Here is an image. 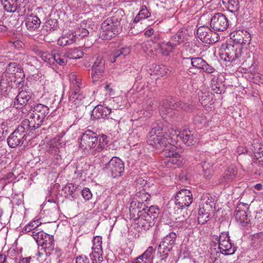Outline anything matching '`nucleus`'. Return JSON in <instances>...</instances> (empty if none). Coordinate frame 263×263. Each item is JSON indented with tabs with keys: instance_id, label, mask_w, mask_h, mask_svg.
<instances>
[{
	"instance_id": "22",
	"label": "nucleus",
	"mask_w": 263,
	"mask_h": 263,
	"mask_svg": "<svg viewBox=\"0 0 263 263\" xmlns=\"http://www.w3.org/2000/svg\"><path fill=\"white\" fill-rule=\"evenodd\" d=\"M154 218L155 216L152 217V215H150L149 213L147 214L146 212L144 214H141V216L136 220L138 227L144 230H147L154 224Z\"/></svg>"
},
{
	"instance_id": "3",
	"label": "nucleus",
	"mask_w": 263,
	"mask_h": 263,
	"mask_svg": "<svg viewBox=\"0 0 263 263\" xmlns=\"http://www.w3.org/2000/svg\"><path fill=\"white\" fill-rule=\"evenodd\" d=\"M68 78L70 83L68 100L71 106L77 108L87 104L88 101L86 96L81 90V77L72 72L68 74Z\"/></svg>"
},
{
	"instance_id": "7",
	"label": "nucleus",
	"mask_w": 263,
	"mask_h": 263,
	"mask_svg": "<svg viewBox=\"0 0 263 263\" xmlns=\"http://www.w3.org/2000/svg\"><path fill=\"white\" fill-rule=\"evenodd\" d=\"M213 240L218 244L220 252L224 255L233 254L236 250V247L230 240L228 232H223L219 236L214 235Z\"/></svg>"
},
{
	"instance_id": "2",
	"label": "nucleus",
	"mask_w": 263,
	"mask_h": 263,
	"mask_svg": "<svg viewBox=\"0 0 263 263\" xmlns=\"http://www.w3.org/2000/svg\"><path fill=\"white\" fill-rule=\"evenodd\" d=\"M196 108L192 102L185 103L173 98L163 100L160 107V113L163 118L171 119L173 121H179L181 117L178 115V109L193 111Z\"/></svg>"
},
{
	"instance_id": "61",
	"label": "nucleus",
	"mask_w": 263,
	"mask_h": 263,
	"mask_svg": "<svg viewBox=\"0 0 263 263\" xmlns=\"http://www.w3.org/2000/svg\"><path fill=\"white\" fill-rule=\"evenodd\" d=\"M31 224L33 227V228L35 230H41V229H39L38 227L41 225L42 222L40 219H38L32 221H31Z\"/></svg>"
},
{
	"instance_id": "60",
	"label": "nucleus",
	"mask_w": 263,
	"mask_h": 263,
	"mask_svg": "<svg viewBox=\"0 0 263 263\" xmlns=\"http://www.w3.org/2000/svg\"><path fill=\"white\" fill-rule=\"evenodd\" d=\"M23 231L26 233H31V234H32L33 232L34 231V229L33 228L31 222L24 227Z\"/></svg>"
},
{
	"instance_id": "4",
	"label": "nucleus",
	"mask_w": 263,
	"mask_h": 263,
	"mask_svg": "<svg viewBox=\"0 0 263 263\" xmlns=\"http://www.w3.org/2000/svg\"><path fill=\"white\" fill-rule=\"evenodd\" d=\"M185 39V33L182 30L179 31L171 36L169 41L159 42L155 48V51L163 55L168 56L183 44Z\"/></svg>"
},
{
	"instance_id": "13",
	"label": "nucleus",
	"mask_w": 263,
	"mask_h": 263,
	"mask_svg": "<svg viewBox=\"0 0 263 263\" xmlns=\"http://www.w3.org/2000/svg\"><path fill=\"white\" fill-rule=\"evenodd\" d=\"M197 35L203 42L212 44L218 41V34L207 26H200L197 30Z\"/></svg>"
},
{
	"instance_id": "24",
	"label": "nucleus",
	"mask_w": 263,
	"mask_h": 263,
	"mask_svg": "<svg viewBox=\"0 0 263 263\" xmlns=\"http://www.w3.org/2000/svg\"><path fill=\"white\" fill-rule=\"evenodd\" d=\"M25 25L29 31H34L40 27L41 21L37 16L31 14L26 18Z\"/></svg>"
},
{
	"instance_id": "52",
	"label": "nucleus",
	"mask_w": 263,
	"mask_h": 263,
	"mask_svg": "<svg viewBox=\"0 0 263 263\" xmlns=\"http://www.w3.org/2000/svg\"><path fill=\"white\" fill-rule=\"evenodd\" d=\"M130 50L129 47H126L121 48L120 49L116 50V59L123 55L125 57L130 53Z\"/></svg>"
},
{
	"instance_id": "28",
	"label": "nucleus",
	"mask_w": 263,
	"mask_h": 263,
	"mask_svg": "<svg viewBox=\"0 0 263 263\" xmlns=\"http://www.w3.org/2000/svg\"><path fill=\"white\" fill-rule=\"evenodd\" d=\"M251 149L257 159L261 158L263 156V145L257 140H254L251 144Z\"/></svg>"
},
{
	"instance_id": "26",
	"label": "nucleus",
	"mask_w": 263,
	"mask_h": 263,
	"mask_svg": "<svg viewBox=\"0 0 263 263\" xmlns=\"http://www.w3.org/2000/svg\"><path fill=\"white\" fill-rule=\"evenodd\" d=\"M149 195L147 194L144 191H140L134 196L133 198L142 204L143 205V210H145V206L148 204L147 201L149 199Z\"/></svg>"
},
{
	"instance_id": "32",
	"label": "nucleus",
	"mask_w": 263,
	"mask_h": 263,
	"mask_svg": "<svg viewBox=\"0 0 263 263\" xmlns=\"http://www.w3.org/2000/svg\"><path fill=\"white\" fill-rule=\"evenodd\" d=\"M213 163L210 161H204L201 164V166L205 177L209 178L213 174Z\"/></svg>"
},
{
	"instance_id": "42",
	"label": "nucleus",
	"mask_w": 263,
	"mask_h": 263,
	"mask_svg": "<svg viewBox=\"0 0 263 263\" xmlns=\"http://www.w3.org/2000/svg\"><path fill=\"white\" fill-rule=\"evenodd\" d=\"M90 257L92 263H101L103 260V250H92Z\"/></svg>"
},
{
	"instance_id": "47",
	"label": "nucleus",
	"mask_w": 263,
	"mask_h": 263,
	"mask_svg": "<svg viewBox=\"0 0 263 263\" xmlns=\"http://www.w3.org/2000/svg\"><path fill=\"white\" fill-rule=\"evenodd\" d=\"M143 210L129 208V215L131 219L136 220L141 216V214H144Z\"/></svg>"
},
{
	"instance_id": "64",
	"label": "nucleus",
	"mask_w": 263,
	"mask_h": 263,
	"mask_svg": "<svg viewBox=\"0 0 263 263\" xmlns=\"http://www.w3.org/2000/svg\"><path fill=\"white\" fill-rule=\"evenodd\" d=\"M102 111H103V118L105 117L109 116L111 112L110 108L107 107H105L103 105Z\"/></svg>"
},
{
	"instance_id": "14",
	"label": "nucleus",
	"mask_w": 263,
	"mask_h": 263,
	"mask_svg": "<svg viewBox=\"0 0 263 263\" xmlns=\"http://www.w3.org/2000/svg\"><path fill=\"white\" fill-rule=\"evenodd\" d=\"M101 31L100 37L104 40H110L114 37L115 33V24L114 18L109 17L104 21L101 25Z\"/></svg>"
},
{
	"instance_id": "1",
	"label": "nucleus",
	"mask_w": 263,
	"mask_h": 263,
	"mask_svg": "<svg viewBox=\"0 0 263 263\" xmlns=\"http://www.w3.org/2000/svg\"><path fill=\"white\" fill-rule=\"evenodd\" d=\"M242 34L237 32L235 39L226 45H223V50L220 53L221 58L230 62L237 61L239 64L247 62L246 56L244 55L243 46L249 45L251 41V35L246 30L241 31Z\"/></svg>"
},
{
	"instance_id": "16",
	"label": "nucleus",
	"mask_w": 263,
	"mask_h": 263,
	"mask_svg": "<svg viewBox=\"0 0 263 263\" xmlns=\"http://www.w3.org/2000/svg\"><path fill=\"white\" fill-rule=\"evenodd\" d=\"M97 141V134L90 130H87L81 137L80 145L85 149H91L96 147Z\"/></svg>"
},
{
	"instance_id": "35",
	"label": "nucleus",
	"mask_w": 263,
	"mask_h": 263,
	"mask_svg": "<svg viewBox=\"0 0 263 263\" xmlns=\"http://www.w3.org/2000/svg\"><path fill=\"white\" fill-rule=\"evenodd\" d=\"M168 138V141L172 144H175L177 141L178 137H179V132L174 128H171L168 129V133H164Z\"/></svg>"
},
{
	"instance_id": "25",
	"label": "nucleus",
	"mask_w": 263,
	"mask_h": 263,
	"mask_svg": "<svg viewBox=\"0 0 263 263\" xmlns=\"http://www.w3.org/2000/svg\"><path fill=\"white\" fill-rule=\"evenodd\" d=\"M116 15L119 18H116V31L118 32V30H122V28L127 26V22L125 16L124 11L121 9L116 10Z\"/></svg>"
},
{
	"instance_id": "36",
	"label": "nucleus",
	"mask_w": 263,
	"mask_h": 263,
	"mask_svg": "<svg viewBox=\"0 0 263 263\" xmlns=\"http://www.w3.org/2000/svg\"><path fill=\"white\" fill-rule=\"evenodd\" d=\"M4 8L9 12H15L17 8L16 0H3Z\"/></svg>"
},
{
	"instance_id": "58",
	"label": "nucleus",
	"mask_w": 263,
	"mask_h": 263,
	"mask_svg": "<svg viewBox=\"0 0 263 263\" xmlns=\"http://www.w3.org/2000/svg\"><path fill=\"white\" fill-rule=\"evenodd\" d=\"M76 263H90V261L86 256H79L76 258Z\"/></svg>"
},
{
	"instance_id": "62",
	"label": "nucleus",
	"mask_w": 263,
	"mask_h": 263,
	"mask_svg": "<svg viewBox=\"0 0 263 263\" xmlns=\"http://www.w3.org/2000/svg\"><path fill=\"white\" fill-rule=\"evenodd\" d=\"M31 224L33 227V228L35 230H41V229H39L38 227L41 225L42 222L40 219H38L32 221H31Z\"/></svg>"
},
{
	"instance_id": "63",
	"label": "nucleus",
	"mask_w": 263,
	"mask_h": 263,
	"mask_svg": "<svg viewBox=\"0 0 263 263\" xmlns=\"http://www.w3.org/2000/svg\"><path fill=\"white\" fill-rule=\"evenodd\" d=\"M208 204L210 206H212V210H213V206L214 205L213 202H212L211 199H210L208 198L205 201H204V199H202L201 202L200 203V205L202 206H203V205Z\"/></svg>"
},
{
	"instance_id": "50",
	"label": "nucleus",
	"mask_w": 263,
	"mask_h": 263,
	"mask_svg": "<svg viewBox=\"0 0 263 263\" xmlns=\"http://www.w3.org/2000/svg\"><path fill=\"white\" fill-rule=\"evenodd\" d=\"M124 171V164L122 161L116 157V176H121Z\"/></svg>"
},
{
	"instance_id": "27",
	"label": "nucleus",
	"mask_w": 263,
	"mask_h": 263,
	"mask_svg": "<svg viewBox=\"0 0 263 263\" xmlns=\"http://www.w3.org/2000/svg\"><path fill=\"white\" fill-rule=\"evenodd\" d=\"M88 34V31L85 28L83 27L82 25H81L80 27L76 29L71 35L72 36V38L74 39V42L76 43L83 37L87 36Z\"/></svg>"
},
{
	"instance_id": "57",
	"label": "nucleus",
	"mask_w": 263,
	"mask_h": 263,
	"mask_svg": "<svg viewBox=\"0 0 263 263\" xmlns=\"http://www.w3.org/2000/svg\"><path fill=\"white\" fill-rule=\"evenodd\" d=\"M209 218L210 217H207L205 214L204 215H201L198 214V222L199 224H204L206 222L208 221V220H209Z\"/></svg>"
},
{
	"instance_id": "21",
	"label": "nucleus",
	"mask_w": 263,
	"mask_h": 263,
	"mask_svg": "<svg viewBox=\"0 0 263 263\" xmlns=\"http://www.w3.org/2000/svg\"><path fill=\"white\" fill-rule=\"evenodd\" d=\"M179 138L187 146L194 145L197 141L196 133L189 129H184L179 132Z\"/></svg>"
},
{
	"instance_id": "56",
	"label": "nucleus",
	"mask_w": 263,
	"mask_h": 263,
	"mask_svg": "<svg viewBox=\"0 0 263 263\" xmlns=\"http://www.w3.org/2000/svg\"><path fill=\"white\" fill-rule=\"evenodd\" d=\"M129 208L135 209H137L138 210L142 209V210H143V205L132 198Z\"/></svg>"
},
{
	"instance_id": "34",
	"label": "nucleus",
	"mask_w": 263,
	"mask_h": 263,
	"mask_svg": "<svg viewBox=\"0 0 263 263\" xmlns=\"http://www.w3.org/2000/svg\"><path fill=\"white\" fill-rule=\"evenodd\" d=\"M150 16L151 13L149 12V10L146 6L143 5L141 8L139 12L134 18V22L135 23H137L139 22L140 20L148 18Z\"/></svg>"
},
{
	"instance_id": "15",
	"label": "nucleus",
	"mask_w": 263,
	"mask_h": 263,
	"mask_svg": "<svg viewBox=\"0 0 263 263\" xmlns=\"http://www.w3.org/2000/svg\"><path fill=\"white\" fill-rule=\"evenodd\" d=\"M26 135V129L23 125L18 127L8 137L7 143L10 147H16L22 143Z\"/></svg>"
},
{
	"instance_id": "10",
	"label": "nucleus",
	"mask_w": 263,
	"mask_h": 263,
	"mask_svg": "<svg viewBox=\"0 0 263 263\" xmlns=\"http://www.w3.org/2000/svg\"><path fill=\"white\" fill-rule=\"evenodd\" d=\"M193 202L192 194L190 190L182 189L178 191L175 196V204L178 209L189 207Z\"/></svg>"
},
{
	"instance_id": "40",
	"label": "nucleus",
	"mask_w": 263,
	"mask_h": 263,
	"mask_svg": "<svg viewBox=\"0 0 263 263\" xmlns=\"http://www.w3.org/2000/svg\"><path fill=\"white\" fill-rule=\"evenodd\" d=\"M74 40L72 38L71 34H69V36L63 35L58 40L57 43L60 46H65L74 43Z\"/></svg>"
},
{
	"instance_id": "18",
	"label": "nucleus",
	"mask_w": 263,
	"mask_h": 263,
	"mask_svg": "<svg viewBox=\"0 0 263 263\" xmlns=\"http://www.w3.org/2000/svg\"><path fill=\"white\" fill-rule=\"evenodd\" d=\"M105 69V62L101 57H98L91 68V79L93 83L99 80Z\"/></svg>"
},
{
	"instance_id": "53",
	"label": "nucleus",
	"mask_w": 263,
	"mask_h": 263,
	"mask_svg": "<svg viewBox=\"0 0 263 263\" xmlns=\"http://www.w3.org/2000/svg\"><path fill=\"white\" fill-rule=\"evenodd\" d=\"M153 251V248L152 247H149L147 250L144 252L143 254H142L141 256H139V257H140L141 259H144V258L147 261V260H150L151 256L152 254Z\"/></svg>"
},
{
	"instance_id": "12",
	"label": "nucleus",
	"mask_w": 263,
	"mask_h": 263,
	"mask_svg": "<svg viewBox=\"0 0 263 263\" xmlns=\"http://www.w3.org/2000/svg\"><path fill=\"white\" fill-rule=\"evenodd\" d=\"M32 91L27 85H23L19 90V92L14 101V106L16 108H21L27 105L31 99Z\"/></svg>"
},
{
	"instance_id": "44",
	"label": "nucleus",
	"mask_w": 263,
	"mask_h": 263,
	"mask_svg": "<svg viewBox=\"0 0 263 263\" xmlns=\"http://www.w3.org/2000/svg\"><path fill=\"white\" fill-rule=\"evenodd\" d=\"M194 121L196 124H199L202 125L206 124L207 119L201 111H198L194 116Z\"/></svg>"
},
{
	"instance_id": "33",
	"label": "nucleus",
	"mask_w": 263,
	"mask_h": 263,
	"mask_svg": "<svg viewBox=\"0 0 263 263\" xmlns=\"http://www.w3.org/2000/svg\"><path fill=\"white\" fill-rule=\"evenodd\" d=\"M67 59H79L83 56V52L78 48L70 49L66 52Z\"/></svg>"
},
{
	"instance_id": "43",
	"label": "nucleus",
	"mask_w": 263,
	"mask_h": 263,
	"mask_svg": "<svg viewBox=\"0 0 263 263\" xmlns=\"http://www.w3.org/2000/svg\"><path fill=\"white\" fill-rule=\"evenodd\" d=\"M107 137L102 134L101 135V137L99 139V144L96 146V147L95 149V153L94 154H95L97 152H99L101 151L105 146V145L107 144L108 140H107Z\"/></svg>"
},
{
	"instance_id": "45",
	"label": "nucleus",
	"mask_w": 263,
	"mask_h": 263,
	"mask_svg": "<svg viewBox=\"0 0 263 263\" xmlns=\"http://www.w3.org/2000/svg\"><path fill=\"white\" fill-rule=\"evenodd\" d=\"M102 238L100 236H96L94 237L92 240V250H103L102 247Z\"/></svg>"
},
{
	"instance_id": "49",
	"label": "nucleus",
	"mask_w": 263,
	"mask_h": 263,
	"mask_svg": "<svg viewBox=\"0 0 263 263\" xmlns=\"http://www.w3.org/2000/svg\"><path fill=\"white\" fill-rule=\"evenodd\" d=\"M212 206H210L209 205L205 204L203 205V206H202L201 205L199 206V212L198 214L201 215H204L208 217H210V213L212 211Z\"/></svg>"
},
{
	"instance_id": "11",
	"label": "nucleus",
	"mask_w": 263,
	"mask_h": 263,
	"mask_svg": "<svg viewBox=\"0 0 263 263\" xmlns=\"http://www.w3.org/2000/svg\"><path fill=\"white\" fill-rule=\"evenodd\" d=\"M229 21L226 16L221 13L215 14L211 19L210 26L215 31H224L228 27Z\"/></svg>"
},
{
	"instance_id": "41",
	"label": "nucleus",
	"mask_w": 263,
	"mask_h": 263,
	"mask_svg": "<svg viewBox=\"0 0 263 263\" xmlns=\"http://www.w3.org/2000/svg\"><path fill=\"white\" fill-rule=\"evenodd\" d=\"M53 61L60 65H64L67 62V57L65 53H57L53 54Z\"/></svg>"
},
{
	"instance_id": "8",
	"label": "nucleus",
	"mask_w": 263,
	"mask_h": 263,
	"mask_svg": "<svg viewBox=\"0 0 263 263\" xmlns=\"http://www.w3.org/2000/svg\"><path fill=\"white\" fill-rule=\"evenodd\" d=\"M176 238V233L171 232L162 238L158 248V252L162 258L167 257L168 252L172 250L175 244Z\"/></svg>"
},
{
	"instance_id": "59",
	"label": "nucleus",
	"mask_w": 263,
	"mask_h": 263,
	"mask_svg": "<svg viewBox=\"0 0 263 263\" xmlns=\"http://www.w3.org/2000/svg\"><path fill=\"white\" fill-rule=\"evenodd\" d=\"M147 208H148V206L147 205H146L145 210H143V211H144V213L146 212L147 214L149 213L150 215H152L151 214L153 213H156V210H158V209H157L155 206H151L148 209H147Z\"/></svg>"
},
{
	"instance_id": "20",
	"label": "nucleus",
	"mask_w": 263,
	"mask_h": 263,
	"mask_svg": "<svg viewBox=\"0 0 263 263\" xmlns=\"http://www.w3.org/2000/svg\"><path fill=\"white\" fill-rule=\"evenodd\" d=\"M157 106V103L155 98H148L143 105V109L139 110L137 113L140 116V117L149 118L153 110L156 108Z\"/></svg>"
},
{
	"instance_id": "54",
	"label": "nucleus",
	"mask_w": 263,
	"mask_h": 263,
	"mask_svg": "<svg viewBox=\"0 0 263 263\" xmlns=\"http://www.w3.org/2000/svg\"><path fill=\"white\" fill-rule=\"evenodd\" d=\"M83 198L85 200H89L91 199L92 194L89 188L84 187L81 192Z\"/></svg>"
},
{
	"instance_id": "30",
	"label": "nucleus",
	"mask_w": 263,
	"mask_h": 263,
	"mask_svg": "<svg viewBox=\"0 0 263 263\" xmlns=\"http://www.w3.org/2000/svg\"><path fill=\"white\" fill-rule=\"evenodd\" d=\"M222 3L226 8L231 12H236L239 10L238 0H222Z\"/></svg>"
},
{
	"instance_id": "55",
	"label": "nucleus",
	"mask_w": 263,
	"mask_h": 263,
	"mask_svg": "<svg viewBox=\"0 0 263 263\" xmlns=\"http://www.w3.org/2000/svg\"><path fill=\"white\" fill-rule=\"evenodd\" d=\"M208 92L206 90H205L204 92H203L202 90H200L198 93L199 100L201 101V104L203 103H205L203 102L205 101L206 100H209V98L208 97Z\"/></svg>"
},
{
	"instance_id": "31",
	"label": "nucleus",
	"mask_w": 263,
	"mask_h": 263,
	"mask_svg": "<svg viewBox=\"0 0 263 263\" xmlns=\"http://www.w3.org/2000/svg\"><path fill=\"white\" fill-rule=\"evenodd\" d=\"M22 69L15 62L10 63L6 67V72L10 77H16V73L21 72Z\"/></svg>"
},
{
	"instance_id": "29",
	"label": "nucleus",
	"mask_w": 263,
	"mask_h": 263,
	"mask_svg": "<svg viewBox=\"0 0 263 263\" xmlns=\"http://www.w3.org/2000/svg\"><path fill=\"white\" fill-rule=\"evenodd\" d=\"M170 143L167 144L166 146H164L161 150V156L165 157V159L170 158L177 152H176V147L174 145Z\"/></svg>"
},
{
	"instance_id": "6",
	"label": "nucleus",
	"mask_w": 263,
	"mask_h": 263,
	"mask_svg": "<svg viewBox=\"0 0 263 263\" xmlns=\"http://www.w3.org/2000/svg\"><path fill=\"white\" fill-rule=\"evenodd\" d=\"M162 124L154 126L148 133L147 142L154 148L161 150L169 143L168 138L164 135Z\"/></svg>"
},
{
	"instance_id": "37",
	"label": "nucleus",
	"mask_w": 263,
	"mask_h": 263,
	"mask_svg": "<svg viewBox=\"0 0 263 263\" xmlns=\"http://www.w3.org/2000/svg\"><path fill=\"white\" fill-rule=\"evenodd\" d=\"M211 88L214 92L221 94L224 92V88L221 83H218L215 78L211 79Z\"/></svg>"
},
{
	"instance_id": "48",
	"label": "nucleus",
	"mask_w": 263,
	"mask_h": 263,
	"mask_svg": "<svg viewBox=\"0 0 263 263\" xmlns=\"http://www.w3.org/2000/svg\"><path fill=\"white\" fill-rule=\"evenodd\" d=\"M142 48L143 51L148 55L150 57H153L155 55V51L153 50L150 42H147L144 43L142 44Z\"/></svg>"
},
{
	"instance_id": "23",
	"label": "nucleus",
	"mask_w": 263,
	"mask_h": 263,
	"mask_svg": "<svg viewBox=\"0 0 263 263\" xmlns=\"http://www.w3.org/2000/svg\"><path fill=\"white\" fill-rule=\"evenodd\" d=\"M182 160L180 155L177 152L171 158L162 160L161 164L164 167L176 168L182 165Z\"/></svg>"
},
{
	"instance_id": "17",
	"label": "nucleus",
	"mask_w": 263,
	"mask_h": 263,
	"mask_svg": "<svg viewBox=\"0 0 263 263\" xmlns=\"http://www.w3.org/2000/svg\"><path fill=\"white\" fill-rule=\"evenodd\" d=\"M189 61L192 67L198 70H202L203 71L212 73L215 69L214 68L209 65L204 60L200 57H190L186 59Z\"/></svg>"
},
{
	"instance_id": "19",
	"label": "nucleus",
	"mask_w": 263,
	"mask_h": 263,
	"mask_svg": "<svg viewBox=\"0 0 263 263\" xmlns=\"http://www.w3.org/2000/svg\"><path fill=\"white\" fill-rule=\"evenodd\" d=\"M237 175V169L234 165H230L219 179V183L224 185H228L235 180Z\"/></svg>"
},
{
	"instance_id": "38",
	"label": "nucleus",
	"mask_w": 263,
	"mask_h": 263,
	"mask_svg": "<svg viewBox=\"0 0 263 263\" xmlns=\"http://www.w3.org/2000/svg\"><path fill=\"white\" fill-rule=\"evenodd\" d=\"M235 213V216L237 221L241 223H248V216L245 210H240V208L237 207Z\"/></svg>"
},
{
	"instance_id": "5",
	"label": "nucleus",
	"mask_w": 263,
	"mask_h": 263,
	"mask_svg": "<svg viewBox=\"0 0 263 263\" xmlns=\"http://www.w3.org/2000/svg\"><path fill=\"white\" fill-rule=\"evenodd\" d=\"M48 107L42 104L36 105L33 110V112L29 113V119L24 121L27 123L31 129L38 128L43 123L45 117L49 114Z\"/></svg>"
},
{
	"instance_id": "46",
	"label": "nucleus",
	"mask_w": 263,
	"mask_h": 263,
	"mask_svg": "<svg viewBox=\"0 0 263 263\" xmlns=\"http://www.w3.org/2000/svg\"><path fill=\"white\" fill-rule=\"evenodd\" d=\"M103 111H102V105L96 106L92 111L91 117L94 119L103 118Z\"/></svg>"
},
{
	"instance_id": "9",
	"label": "nucleus",
	"mask_w": 263,
	"mask_h": 263,
	"mask_svg": "<svg viewBox=\"0 0 263 263\" xmlns=\"http://www.w3.org/2000/svg\"><path fill=\"white\" fill-rule=\"evenodd\" d=\"M35 240L38 245L42 246L46 251L53 250V239L49 235L41 230H35L32 234H30Z\"/></svg>"
},
{
	"instance_id": "51",
	"label": "nucleus",
	"mask_w": 263,
	"mask_h": 263,
	"mask_svg": "<svg viewBox=\"0 0 263 263\" xmlns=\"http://www.w3.org/2000/svg\"><path fill=\"white\" fill-rule=\"evenodd\" d=\"M39 55L44 61L49 64L53 62L52 61L53 59V54H50L46 52H40Z\"/></svg>"
},
{
	"instance_id": "39",
	"label": "nucleus",
	"mask_w": 263,
	"mask_h": 263,
	"mask_svg": "<svg viewBox=\"0 0 263 263\" xmlns=\"http://www.w3.org/2000/svg\"><path fill=\"white\" fill-rule=\"evenodd\" d=\"M172 68L164 65H156L155 70L157 74L163 77L170 74Z\"/></svg>"
}]
</instances>
